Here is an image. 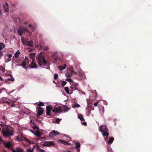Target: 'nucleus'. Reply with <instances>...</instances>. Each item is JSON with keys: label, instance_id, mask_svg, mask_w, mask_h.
<instances>
[{"label": "nucleus", "instance_id": "nucleus-1", "mask_svg": "<svg viewBox=\"0 0 152 152\" xmlns=\"http://www.w3.org/2000/svg\"><path fill=\"white\" fill-rule=\"evenodd\" d=\"M52 107L48 106L46 107V116H50L51 117L53 116L52 114H51L50 113L52 111L53 112L55 113H61L62 112V107L59 106L57 107H55L52 110Z\"/></svg>", "mask_w": 152, "mask_h": 152}, {"label": "nucleus", "instance_id": "nucleus-2", "mask_svg": "<svg viewBox=\"0 0 152 152\" xmlns=\"http://www.w3.org/2000/svg\"><path fill=\"white\" fill-rule=\"evenodd\" d=\"M36 59L37 60V63L39 66L42 65L46 66L47 64V62L46 60L45 57L43 56L42 52H41L37 56Z\"/></svg>", "mask_w": 152, "mask_h": 152}, {"label": "nucleus", "instance_id": "nucleus-3", "mask_svg": "<svg viewBox=\"0 0 152 152\" xmlns=\"http://www.w3.org/2000/svg\"><path fill=\"white\" fill-rule=\"evenodd\" d=\"M4 135L6 137H8L11 136L13 134V131L12 130L10 129L7 127L6 130L3 132Z\"/></svg>", "mask_w": 152, "mask_h": 152}, {"label": "nucleus", "instance_id": "nucleus-4", "mask_svg": "<svg viewBox=\"0 0 152 152\" xmlns=\"http://www.w3.org/2000/svg\"><path fill=\"white\" fill-rule=\"evenodd\" d=\"M28 60V58L26 56L24 60L22 62V63L20 65H18L22 66L23 68L25 69L27 68L28 67H26V66L29 63Z\"/></svg>", "mask_w": 152, "mask_h": 152}, {"label": "nucleus", "instance_id": "nucleus-5", "mask_svg": "<svg viewBox=\"0 0 152 152\" xmlns=\"http://www.w3.org/2000/svg\"><path fill=\"white\" fill-rule=\"evenodd\" d=\"M60 134V133L59 132L54 130L52 131L49 133V136L50 137H55L56 135Z\"/></svg>", "mask_w": 152, "mask_h": 152}, {"label": "nucleus", "instance_id": "nucleus-6", "mask_svg": "<svg viewBox=\"0 0 152 152\" xmlns=\"http://www.w3.org/2000/svg\"><path fill=\"white\" fill-rule=\"evenodd\" d=\"M54 145V143L52 141L45 142L43 144V146L48 147L53 146Z\"/></svg>", "mask_w": 152, "mask_h": 152}, {"label": "nucleus", "instance_id": "nucleus-7", "mask_svg": "<svg viewBox=\"0 0 152 152\" xmlns=\"http://www.w3.org/2000/svg\"><path fill=\"white\" fill-rule=\"evenodd\" d=\"M35 60H32V61L29 65V66L31 68H37V66L35 62Z\"/></svg>", "mask_w": 152, "mask_h": 152}, {"label": "nucleus", "instance_id": "nucleus-8", "mask_svg": "<svg viewBox=\"0 0 152 152\" xmlns=\"http://www.w3.org/2000/svg\"><path fill=\"white\" fill-rule=\"evenodd\" d=\"M105 130L108 131L106 126L105 125H101L99 127V131L101 132H102L103 131Z\"/></svg>", "mask_w": 152, "mask_h": 152}, {"label": "nucleus", "instance_id": "nucleus-9", "mask_svg": "<svg viewBox=\"0 0 152 152\" xmlns=\"http://www.w3.org/2000/svg\"><path fill=\"white\" fill-rule=\"evenodd\" d=\"M44 110L42 108L39 107L38 108V110L37 112V115L39 116L42 115L43 113Z\"/></svg>", "mask_w": 152, "mask_h": 152}, {"label": "nucleus", "instance_id": "nucleus-10", "mask_svg": "<svg viewBox=\"0 0 152 152\" xmlns=\"http://www.w3.org/2000/svg\"><path fill=\"white\" fill-rule=\"evenodd\" d=\"M3 7L4 9L6 12H7L9 11L8 4L7 3H5V4H4Z\"/></svg>", "mask_w": 152, "mask_h": 152}, {"label": "nucleus", "instance_id": "nucleus-11", "mask_svg": "<svg viewBox=\"0 0 152 152\" xmlns=\"http://www.w3.org/2000/svg\"><path fill=\"white\" fill-rule=\"evenodd\" d=\"M17 31L19 34L21 36H22L23 34L24 33L23 32V28H20L18 29L17 30Z\"/></svg>", "mask_w": 152, "mask_h": 152}, {"label": "nucleus", "instance_id": "nucleus-12", "mask_svg": "<svg viewBox=\"0 0 152 152\" xmlns=\"http://www.w3.org/2000/svg\"><path fill=\"white\" fill-rule=\"evenodd\" d=\"M101 132H102V134L103 135V136L104 137L105 136L107 137L109 135L108 131L105 130Z\"/></svg>", "mask_w": 152, "mask_h": 152}, {"label": "nucleus", "instance_id": "nucleus-13", "mask_svg": "<svg viewBox=\"0 0 152 152\" xmlns=\"http://www.w3.org/2000/svg\"><path fill=\"white\" fill-rule=\"evenodd\" d=\"M21 41L23 45H27L28 42V39L26 38H22L21 39Z\"/></svg>", "mask_w": 152, "mask_h": 152}, {"label": "nucleus", "instance_id": "nucleus-14", "mask_svg": "<svg viewBox=\"0 0 152 152\" xmlns=\"http://www.w3.org/2000/svg\"><path fill=\"white\" fill-rule=\"evenodd\" d=\"M4 144L5 145V146L9 148H10L12 147V145L10 144V142H7V143H4Z\"/></svg>", "mask_w": 152, "mask_h": 152}, {"label": "nucleus", "instance_id": "nucleus-15", "mask_svg": "<svg viewBox=\"0 0 152 152\" xmlns=\"http://www.w3.org/2000/svg\"><path fill=\"white\" fill-rule=\"evenodd\" d=\"M26 45L28 46L33 47V41L32 40H31L29 42L28 41Z\"/></svg>", "mask_w": 152, "mask_h": 152}, {"label": "nucleus", "instance_id": "nucleus-16", "mask_svg": "<svg viewBox=\"0 0 152 152\" xmlns=\"http://www.w3.org/2000/svg\"><path fill=\"white\" fill-rule=\"evenodd\" d=\"M20 54V51L19 50H18L15 54L14 56L13 57V58L14 57L15 58H17L19 56Z\"/></svg>", "mask_w": 152, "mask_h": 152}, {"label": "nucleus", "instance_id": "nucleus-17", "mask_svg": "<svg viewBox=\"0 0 152 152\" xmlns=\"http://www.w3.org/2000/svg\"><path fill=\"white\" fill-rule=\"evenodd\" d=\"M35 55V53H30V56L31 58H32V60H35L34 58Z\"/></svg>", "mask_w": 152, "mask_h": 152}, {"label": "nucleus", "instance_id": "nucleus-18", "mask_svg": "<svg viewBox=\"0 0 152 152\" xmlns=\"http://www.w3.org/2000/svg\"><path fill=\"white\" fill-rule=\"evenodd\" d=\"M59 141L60 142H61V143H62L65 145H68L69 144L67 142V141H66L65 140H59Z\"/></svg>", "mask_w": 152, "mask_h": 152}, {"label": "nucleus", "instance_id": "nucleus-19", "mask_svg": "<svg viewBox=\"0 0 152 152\" xmlns=\"http://www.w3.org/2000/svg\"><path fill=\"white\" fill-rule=\"evenodd\" d=\"M63 110L64 112H66L68 110H69L70 108L66 106V105H63L62 106Z\"/></svg>", "mask_w": 152, "mask_h": 152}, {"label": "nucleus", "instance_id": "nucleus-20", "mask_svg": "<svg viewBox=\"0 0 152 152\" xmlns=\"http://www.w3.org/2000/svg\"><path fill=\"white\" fill-rule=\"evenodd\" d=\"M99 111L101 113H103L104 112V107L102 106H100L99 107Z\"/></svg>", "mask_w": 152, "mask_h": 152}, {"label": "nucleus", "instance_id": "nucleus-21", "mask_svg": "<svg viewBox=\"0 0 152 152\" xmlns=\"http://www.w3.org/2000/svg\"><path fill=\"white\" fill-rule=\"evenodd\" d=\"M13 152H23L20 148H18L16 150H12Z\"/></svg>", "mask_w": 152, "mask_h": 152}, {"label": "nucleus", "instance_id": "nucleus-22", "mask_svg": "<svg viewBox=\"0 0 152 152\" xmlns=\"http://www.w3.org/2000/svg\"><path fill=\"white\" fill-rule=\"evenodd\" d=\"M75 148L77 149V148H80V143L79 142H76L75 143Z\"/></svg>", "mask_w": 152, "mask_h": 152}, {"label": "nucleus", "instance_id": "nucleus-23", "mask_svg": "<svg viewBox=\"0 0 152 152\" xmlns=\"http://www.w3.org/2000/svg\"><path fill=\"white\" fill-rule=\"evenodd\" d=\"M78 118L82 121H85L82 115L81 114H79L78 115Z\"/></svg>", "mask_w": 152, "mask_h": 152}, {"label": "nucleus", "instance_id": "nucleus-24", "mask_svg": "<svg viewBox=\"0 0 152 152\" xmlns=\"http://www.w3.org/2000/svg\"><path fill=\"white\" fill-rule=\"evenodd\" d=\"M28 27H30V30L32 31H33L35 30V28L31 25L29 24Z\"/></svg>", "mask_w": 152, "mask_h": 152}, {"label": "nucleus", "instance_id": "nucleus-25", "mask_svg": "<svg viewBox=\"0 0 152 152\" xmlns=\"http://www.w3.org/2000/svg\"><path fill=\"white\" fill-rule=\"evenodd\" d=\"M42 48V50L44 51H47L48 49V46H45L44 47H42V46H40V48Z\"/></svg>", "mask_w": 152, "mask_h": 152}, {"label": "nucleus", "instance_id": "nucleus-26", "mask_svg": "<svg viewBox=\"0 0 152 152\" xmlns=\"http://www.w3.org/2000/svg\"><path fill=\"white\" fill-rule=\"evenodd\" d=\"M114 140V138L113 137H111L110 138L109 140L108 141V144H110L113 142Z\"/></svg>", "mask_w": 152, "mask_h": 152}, {"label": "nucleus", "instance_id": "nucleus-27", "mask_svg": "<svg viewBox=\"0 0 152 152\" xmlns=\"http://www.w3.org/2000/svg\"><path fill=\"white\" fill-rule=\"evenodd\" d=\"M37 149L38 150V151H41V152H45V151L43 149H41L39 146L38 145L37 147Z\"/></svg>", "mask_w": 152, "mask_h": 152}, {"label": "nucleus", "instance_id": "nucleus-28", "mask_svg": "<svg viewBox=\"0 0 152 152\" xmlns=\"http://www.w3.org/2000/svg\"><path fill=\"white\" fill-rule=\"evenodd\" d=\"M35 135L37 137H40L41 136V134L39 132V130H37L36 132Z\"/></svg>", "mask_w": 152, "mask_h": 152}, {"label": "nucleus", "instance_id": "nucleus-29", "mask_svg": "<svg viewBox=\"0 0 152 152\" xmlns=\"http://www.w3.org/2000/svg\"><path fill=\"white\" fill-rule=\"evenodd\" d=\"M23 32L24 33L25 32V31L26 32H27L30 33L31 32L27 28H23Z\"/></svg>", "mask_w": 152, "mask_h": 152}, {"label": "nucleus", "instance_id": "nucleus-30", "mask_svg": "<svg viewBox=\"0 0 152 152\" xmlns=\"http://www.w3.org/2000/svg\"><path fill=\"white\" fill-rule=\"evenodd\" d=\"M5 47V45L2 43H0V50H1L3 48Z\"/></svg>", "mask_w": 152, "mask_h": 152}, {"label": "nucleus", "instance_id": "nucleus-31", "mask_svg": "<svg viewBox=\"0 0 152 152\" xmlns=\"http://www.w3.org/2000/svg\"><path fill=\"white\" fill-rule=\"evenodd\" d=\"M69 71L70 73H71V76H72L73 74V72H74V70L73 68H69Z\"/></svg>", "mask_w": 152, "mask_h": 152}, {"label": "nucleus", "instance_id": "nucleus-32", "mask_svg": "<svg viewBox=\"0 0 152 152\" xmlns=\"http://www.w3.org/2000/svg\"><path fill=\"white\" fill-rule=\"evenodd\" d=\"M44 105V103L42 102H40L38 104V106L39 107H40L41 106H43Z\"/></svg>", "mask_w": 152, "mask_h": 152}, {"label": "nucleus", "instance_id": "nucleus-33", "mask_svg": "<svg viewBox=\"0 0 152 152\" xmlns=\"http://www.w3.org/2000/svg\"><path fill=\"white\" fill-rule=\"evenodd\" d=\"M64 90L66 92L67 94H69V88L68 87H66L65 88Z\"/></svg>", "mask_w": 152, "mask_h": 152}, {"label": "nucleus", "instance_id": "nucleus-34", "mask_svg": "<svg viewBox=\"0 0 152 152\" xmlns=\"http://www.w3.org/2000/svg\"><path fill=\"white\" fill-rule=\"evenodd\" d=\"M9 58H11L12 57V55L11 54H9L8 56H7ZM11 60V59L9 58L8 59V61H7L6 62L9 61H10Z\"/></svg>", "mask_w": 152, "mask_h": 152}, {"label": "nucleus", "instance_id": "nucleus-35", "mask_svg": "<svg viewBox=\"0 0 152 152\" xmlns=\"http://www.w3.org/2000/svg\"><path fill=\"white\" fill-rule=\"evenodd\" d=\"M72 85L73 86H75L77 87L78 86V84L77 83H75L74 82H72Z\"/></svg>", "mask_w": 152, "mask_h": 152}, {"label": "nucleus", "instance_id": "nucleus-36", "mask_svg": "<svg viewBox=\"0 0 152 152\" xmlns=\"http://www.w3.org/2000/svg\"><path fill=\"white\" fill-rule=\"evenodd\" d=\"M61 119H60L59 118H57L56 120V122L57 124H59V122L61 121Z\"/></svg>", "mask_w": 152, "mask_h": 152}, {"label": "nucleus", "instance_id": "nucleus-37", "mask_svg": "<svg viewBox=\"0 0 152 152\" xmlns=\"http://www.w3.org/2000/svg\"><path fill=\"white\" fill-rule=\"evenodd\" d=\"M58 69L61 70H62L64 69L63 67V66H59L58 67Z\"/></svg>", "mask_w": 152, "mask_h": 152}, {"label": "nucleus", "instance_id": "nucleus-38", "mask_svg": "<svg viewBox=\"0 0 152 152\" xmlns=\"http://www.w3.org/2000/svg\"><path fill=\"white\" fill-rule=\"evenodd\" d=\"M66 82L64 81H62V86L64 87L66 83Z\"/></svg>", "mask_w": 152, "mask_h": 152}, {"label": "nucleus", "instance_id": "nucleus-39", "mask_svg": "<svg viewBox=\"0 0 152 152\" xmlns=\"http://www.w3.org/2000/svg\"><path fill=\"white\" fill-rule=\"evenodd\" d=\"M65 76L67 77H70L71 76L70 75L69 73L68 72H66L65 74Z\"/></svg>", "mask_w": 152, "mask_h": 152}, {"label": "nucleus", "instance_id": "nucleus-40", "mask_svg": "<svg viewBox=\"0 0 152 152\" xmlns=\"http://www.w3.org/2000/svg\"><path fill=\"white\" fill-rule=\"evenodd\" d=\"M66 81H67L69 82H73V80L70 78H67L65 80Z\"/></svg>", "mask_w": 152, "mask_h": 152}, {"label": "nucleus", "instance_id": "nucleus-41", "mask_svg": "<svg viewBox=\"0 0 152 152\" xmlns=\"http://www.w3.org/2000/svg\"><path fill=\"white\" fill-rule=\"evenodd\" d=\"M58 77V75L57 74H55L54 77V78L55 80H56Z\"/></svg>", "mask_w": 152, "mask_h": 152}, {"label": "nucleus", "instance_id": "nucleus-42", "mask_svg": "<svg viewBox=\"0 0 152 152\" xmlns=\"http://www.w3.org/2000/svg\"><path fill=\"white\" fill-rule=\"evenodd\" d=\"M76 86H72L70 87V88L73 89L74 90H75L77 89Z\"/></svg>", "mask_w": 152, "mask_h": 152}, {"label": "nucleus", "instance_id": "nucleus-43", "mask_svg": "<svg viewBox=\"0 0 152 152\" xmlns=\"http://www.w3.org/2000/svg\"><path fill=\"white\" fill-rule=\"evenodd\" d=\"M28 152H32L33 151V149L31 148H29L27 150Z\"/></svg>", "mask_w": 152, "mask_h": 152}, {"label": "nucleus", "instance_id": "nucleus-44", "mask_svg": "<svg viewBox=\"0 0 152 152\" xmlns=\"http://www.w3.org/2000/svg\"><path fill=\"white\" fill-rule=\"evenodd\" d=\"M88 107V111H90V110L92 109V107L91 105H89Z\"/></svg>", "mask_w": 152, "mask_h": 152}, {"label": "nucleus", "instance_id": "nucleus-45", "mask_svg": "<svg viewBox=\"0 0 152 152\" xmlns=\"http://www.w3.org/2000/svg\"><path fill=\"white\" fill-rule=\"evenodd\" d=\"M74 106L75 107H80V105L77 103H76L74 105Z\"/></svg>", "mask_w": 152, "mask_h": 152}, {"label": "nucleus", "instance_id": "nucleus-46", "mask_svg": "<svg viewBox=\"0 0 152 152\" xmlns=\"http://www.w3.org/2000/svg\"><path fill=\"white\" fill-rule=\"evenodd\" d=\"M25 140L28 142V143H31V142L26 138H25Z\"/></svg>", "mask_w": 152, "mask_h": 152}, {"label": "nucleus", "instance_id": "nucleus-47", "mask_svg": "<svg viewBox=\"0 0 152 152\" xmlns=\"http://www.w3.org/2000/svg\"><path fill=\"white\" fill-rule=\"evenodd\" d=\"M3 55V53L1 51H0V59H1V57Z\"/></svg>", "mask_w": 152, "mask_h": 152}, {"label": "nucleus", "instance_id": "nucleus-48", "mask_svg": "<svg viewBox=\"0 0 152 152\" xmlns=\"http://www.w3.org/2000/svg\"><path fill=\"white\" fill-rule=\"evenodd\" d=\"M54 59L55 62H56L58 60V57H55Z\"/></svg>", "mask_w": 152, "mask_h": 152}, {"label": "nucleus", "instance_id": "nucleus-49", "mask_svg": "<svg viewBox=\"0 0 152 152\" xmlns=\"http://www.w3.org/2000/svg\"><path fill=\"white\" fill-rule=\"evenodd\" d=\"M33 128L34 129H37V130H38L39 127L37 126H34V127Z\"/></svg>", "mask_w": 152, "mask_h": 152}, {"label": "nucleus", "instance_id": "nucleus-50", "mask_svg": "<svg viewBox=\"0 0 152 152\" xmlns=\"http://www.w3.org/2000/svg\"><path fill=\"white\" fill-rule=\"evenodd\" d=\"M98 103H99V102H98H98H96V103H94V106H95V107L97 106V104H98Z\"/></svg>", "mask_w": 152, "mask_h": 152}, {"label": "nucleus", "instance_id": "nucleus-51", "mask_svg": "<svg viewBox=\"0 0 152 152\" xmlns=\"http://www.w3.org/2000/svg\"><path fill=\"white\" fill-rule=\"evenodd\" d=\"M8 80H10V81H14V78H9L8 79Z\"/></svg>", "mask_w": 152, "mask_h": 152}, {"label": "nucleus", "instance_id": "nucleus-52", "mask_svg": "<svg viewBox=\"0 0 152 152\" xmlns=\"http://www.w3.org/2000/svg\"><path fill=\"white\" fill-rule=\"evenodd\" d=\"M55 53L53 54L51 56L53 58H54V57H55Z\"/></svg>", "mask_w": 152, "mask_h": 152}, {"label": "nucleus", "instance_id": "nucleus-53", "mask_svg": "<svg viewBox=\"0 0 152 152\" xmlns=\"http://www.w3.org/2000/svg\"><path fill=\"white\" fill-rule=\"evenodd\" d=\"M64 69H65L66 67V64H64V66H63Z\"/></svg>", "mask_w": 152, "mask_h": 152}, {"label": "nucleus", "instance_id": "nucleus-54", "mask_svg": "<svg viewBox=\"0 0 152 152\" xmlns=\"http://www.w3.org/2000/svg\"><path fill=\"white\" fill-rule=\"evenodd\" d=\"M83 124L84 125H86L87 123L86 122H84L83 123Z\"/></svg>", "mask_w": 152, "mask_h": 152}, {"label": "nucleus", "instance_id": "nucleus-55", "mask_svg": "<svg viewBox=\"0 0 152 152\" xmlns=\"http://www.w3.org/2000/svg\"><path fill=\"white\" fill-rule=\"evenodd\" d=\"M71 138L70 137H68V139L67 140H68V141H70L71 140Z\"/></svg>", "mask_w": 152, "mask_h": 152}, {"label": "nucleus", "instance_id": "nucleus-56", "mask_svg": "<svg viewBox=\"0 0 152 152\" xmlns=\"http://www.w3.org/2000/svg\"><path fill=\"white\" fill-rule=\"evenodd\" d=\"M108 139L107 137L106 136V137L104 138V140L106 141Z\"/></svg>", "mask_w": 152, "mask_h": 152}, {"label": "nucleus", "instance_id": "nucleus-57", "mask_svg": "<svg viewBox=\"0 0 152 152\" xmlns=\"http://www.w3.org/2000/svg\"><path fill=\"white\" fill-rule=\"evenodd\" d=\"M0 80H1V81H3V78L1 77H0Z\"/></svg>", "mask_w": 152, "mask_h": 152}, {"label": "nucleus", "instance_id": "nucleus-58", "mask_svg": "<svg viewBox=\"0 0 152 152\" xmlns=\"http://www.w3.org/2000/svg\"><path fill=\"white\" fill-rule=\"evenodd\" d=\"M23 24L25 25H27L28 24V23L27 22H26L23 23Z\"/></svg>", "mask_w": 152, "mask_h": 152}, {"label": "nucleus", "instance_id": "nucleus-59", "mask_svg": "<svg viewBox=\"0 0 152 152\" xmlns=\"http://www.w3.org/2000/svg\"><path fill=\"white\" fill-rule=\"evenodd\" d=\"M3 90V89H0V94L2 92Z\"/></svg>", "mask_w": 152, "mask_h": 152}, {"label": "nucleus", "instance_id": "nucleus-60", "mask_svg": "<svg viewBox=\"0 0 152 152\" xmlns=\"http://www.w3.org/2000/svg\"><path fill=\"white\" fill-rule=\"evenodd\" d=\"M3 140L2 139L1 137H0V142H1V141H2Z\"/></svg>", "mask_w": 152, "mask_h": 152}, {"label": "nucleus", "instance_id": "nucleus-61", "mask_svg": "<svg viewBox=\"0 0 152 152\" xmlns=\"http://www.w3.org/2000/svg\"><path fill=\"white\" fill-rule=\"evenodd\" d=\"M77 152H79L80 151V149H78V148H77Z\"/></svg>", "mask_w": 152, "mask_h": 152}, {"label": "nucleus", "instance_id": "nucleus-62", "mask_svg": "<svg viewBox=\"0 0 152 152\" xmlns=\"http://www.w3.org/2000/svg\"><path fill=\"white\" fill-rule=\"evenodd\" d=\"M73 74L76 75L77 74V73L75 72L74 71V72H73Z\"/></svg>", "mask_w": 152, "mask_h": 152}, {"label": "nucleus", "instance_id": "nucleus-63", "mask_svg": "<svg viewBox=\"0 0 152 152\" xmlns=\"http://www.w3.org/2000/svg\"><path fill=\"white\" fill-rule=\"evenodd\" d=\"M4 124H0V126H1V127H2L3 126V125H4Z\"/></svg>", "mask_w": 152, "mask_h": 152}, {"label": "nucleus", "instance_id": "nucleus-64", "mask_svg": "<svg viewBox=\"0 0 152 152\" xmlns=\"http://www.w3.org/2000/svg\"><path fill=\"white\" fill-rule=\"evenodd\" d=\"M1 68L3 69V67L2 66H0V69Z\"/></svg>", "mask_w": 152, "mask_h": 152}]
</instances>
